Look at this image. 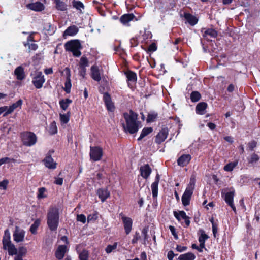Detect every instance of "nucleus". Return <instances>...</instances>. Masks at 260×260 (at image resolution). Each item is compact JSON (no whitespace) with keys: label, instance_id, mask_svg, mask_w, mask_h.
<instances>
[{"label":"nucleus","instance_id":"f257e3e1","mask_svg":"<svg viewBox=\"0 0 260 260\" xmlns=\"http://www.w3.org/2000/svg\"><path fill=\"white\" fill-rule=\"evenodd\" d=\"M123 117L125 121V124L122 123L124 131L131 134L136 133L139 130V124L137 121L138 114L132 110L128 113H124Z\"/></svg>","mask_w":260,"mask_h":260},{"label":"nucleus","instance_id":"f03ea898","mask_svg":"<svg viewBox=\"0 0 260 260\" xmlns=\"http://www.w3.org/2000/svg\"><path fill=\"white\" fill-rule=\"evenodd\" d=\"M2 243L3 249L8 250L9 255H15L14 260H23V256L17 254V249L11 241L10 233L8 229L5 231Z\"/></svg>","mask_w":260,"mask_h":260},{"label":"nucleus","instance_id":"7ed1b4c3","mask_svg":"<svg viewBox=\"0 0 260 260\" xmlns=\"http://www.w3.org/2000/svg\"><path fill=\"white\" fill-rule=\"evenodd\" d=\"M59 211L55 207H50L47 213V224L50 230L55 231L59 223Z\"/></svg>","mask_w":260,"mask_h":260},{"label":"nucleus","instance_id":"20e7f679","mask_svg":"<svg viewBox=\"0 0 260 260\" xmlns=\"http://www.w3.org/2000/svg\"><path fill=\"white\" fill-rule=\"evenodd\" d=\"M64 48L67 51L72 52L75 57H79L81 55L80 50L82 48V46L78 40L68 41L64 44Z\"/></svg>","mask_w":260,"mask_h":260},{"label":"nucleus","instance_id":"39448f33","mask_svg":"<svg viewBox=\"0 0 260 260\" xmlns=\"http://www.w3.org/2000/svg\"><path fill=\"white\" fill-rule=\"evenodd\" d=\"M195 186V179L191 178L185 192L182 197V204L186 206L189 204L191 197Z\"/></svg>","mask_w":260,"mask_h":260},{"label":"nucleus","instance_id":"423d86ee","mask_svg":"<svg viewBox=\"0 0 260 260\" xmlns=\"http://www.w3.org/2000/svg\"><path fill=\"white\" fill-rule=\"evenodd\" d=\"M21 136L23 143L25 146H32L37 142V137L34 133L27 132L23 133Z\"/></svg>","mask_w":260,"mask_h":260},{"label":"nucleus","instance_id":"0eeeda50","mask_svg":"<svg viewBox=\"0 0 260 260\" xmlns=\"http://www.w3.org/2000/svg\"><path fill=\"white\" fill-rule=\"evenodd\" d=\"M103 156V150L100 147H90V159L96 161L101 160Z\"/></svg>","mask_w":260,"mask_h":260},{"label":"nucleus","instance_id":"6e6552de","mask_svg":"<svg viewBox=\"0 0 260 260\" xmlns=\"http://www.w3.org/2000/svg\"><path fill=\"white\" fill-rule=\"evenodd\" d=\"M45 81L44 75L41 72H39L37 73L36 76L34 78L32 81V84L37 89H40L42 87Z\"/></svg>","mask_w":260,"mask_h":260},{"label":"nucleus","instance_id":"1a4fd4ad","mask_svg":"<svg viewBox=\"0 0 260 260\" xmlns=\"http://www.w3.org/2000/svg\"><path fill=\"white\" fill-rule=\"evenodd\" d=\"M25 233V232L23 230L16 226L13 234L14 240L17 243L23 241Z\"/></svg>","mask_w":260,"mask_h":260},{"label":"nucleus","instance_id":"9d476101","mask_svg":"<svg viewBox=\"0 0 260 260\" xmlns=\"http://www.w3.org/2000/svg\"><path fill=\"white\" fill-rule=\"evenodd\" d=\"M119 215L121 217L125 233L128 235L132 229L133 221L131 218L125 216L122 213H120Z\"/></svg>","mask_w":260,"mask_h":260},{"label":"nucleus","instance_id":"9b49d317","mask_svg":"<svg viewBox=\"0 0 260 260\" xmlns=\"http://www.w3.org/2000/svg\"><path fill=\"white\" fill-rule=\"evenodd\" d=\"M51 152H53L54 151H49V153L47 154L43 161L47 168L50 169H55L56 168L57 164L54 161L53 159L52 158L51 155L50 154Z\"/></svg>","mask_w":260,"mask_h":260},{"label":"nucleus","instance_id":"f8f14e48","mask_svg":"<svg viewBox=\"0 0 260 260\" xmlns=\"http://www.w3.org/2000/svg\"><path fill=\"white\" fill-rule=\"evenodd\" d=\"M168 133L169 131L167 127L162 128L156 136L155 142L157 144H160L163 142L167 138Z\"/></svg>","mask_w":260,"mask_h":260},{"label":"nucleus","instance_id":"ddd939ff","mask_svg":"<svg viewBox=\"0 0 260 260\" xmlns=\"http://www.w3.org/2000/svg\"><path fill=\"white\" fill-rule=\"evenodd\" d=\"M103 100L105 102L107 110L109 111H114L115 107L113 102H112L111 96L108 93L105 92L104 93Z\"/></svg>","mask_w":260,"mask_h":260},{"label":"nucleus","instance_id":"4468645a","mask_svg":"<svg viewBox=\"0 0 260 260\" xmlns=\"http://www.w3.org/2000/svg\"><path fill=\"white\" fill-rule=\"evenodd\" d=\"M234 197V191L227 192L225 194L224 200L225 202L232 208L235 213L236 212V209L233 203Z\"/></svg>","mask_w":260,"mask_h":260},{"label":"nucleus","instance_id":"2eb2a0df","mask_svg":"<svg viewBox=\"0 0 260 260\" xmlns=\"http://www.w3.org/2000/svg\"><path fill=\"white\" fill-rule=\"evenodd\" d=\"M191 159V156L189 154H183L179 157L177 160V164L181 167L186 166Z\"/></svg>","mask_w":260,"mask_h":260},{"label":"nucleus","instance_id":"dca6fc26","mask_svg":"<svg viewBox=\"0 0 260 260\" xmlns=\"http://www.w3.org/2000/svg\"><path fill=\"white\" fill-rule=\"evenodd\" d=\"M26 7L27 9L35 11H41L44 9V5L40 2L28 4Z\"/></svg>","mask_w":260,"mask_h":260},{"label":"nucleus","instance_id":"f3484780","mask_svg":"<svg viewBox=\"0 0 260 260\" xmlns=\"http://www.w3.org/2000/svg\"><path fill=\"white\" fill-rule=\"evenodd\" d=\"M97 194L102 202H104L110 194V191L106 188H100L97 190Z\"/></svg>","mask_w":260,"mask_h":260},{"label":"nucleus","instance_id":"a211bd4d","mask_svg":"<svg viewBox=\"0 0 260 260\" xmlns=\"http://www.w3.org/2000/svg\"><path fill=\"white\" fill-rule=\"evenodd\" d=\"M141 172V175L145 179L148 178L151 173V169L149 165H145L144 166H141L140 168Z\"/></svg>","mask_w":260,"mask_h":260},{"label":"nucleus","instance_id":"6ab92c4d","mask_svg":"<svg viewBox=\"0 0 260 260\" xmlns=\"http://www.w3.org/2000/svg\"><path fill=\"white\" fill-rule=\"evenodd\" d=\"M217 32L213 29H207L203 32V37L208 41L211 40L210 38H215L217 36Z\"/></svg>","mask_w":260,"mask_h":260},{"label":"nucleus","instance_id":"aec40b11","mask_svg":"<svg viewBox=\"0 0 260 260\" xmlns=\"http://www.w3.org/2000/svg\"><path fill=\"white\" fill-rule=\"evenodd\" d=\"M67 251V247L65 245H60L58 247L56 252L55 256L58 260L62 259Z\"/></svg>","mask_w":260,"mask_h":260},{"label":"nucleus","instance_id":"412c9836","mask_svg":"<svg viewBox=\"0 0 260 260\" xmlns=\"http://www.w3.org/2000/svg\"><path fill=\"white\" fill-rule=\"evenodd\" d=\"M159 181V175L157 174L155 177V180L151 184V187L152 189V196L155 198L158 194V186Z\"/></svg>","mask_w":260,"mask_h":260},{"label":"nucleus","instance_id":"4be33fe9","mask_svg":"<svg viewBox=\"0 0 260 260\" xmlns=\"http://www.w3.org/2000/svg\"><path fill=\"white\" fill-rule=\"evenodd\" d=\"M91 77L96 81H100L101 79L99 69L98 66H93L91 68Z\"/></svg>","mask_w":260,"mask_h":260},{"label":"nucleus","instance_id":"5701e85b","mask_svg":"<svg viewBox=\"0 0 260 260\" xmlns=\"http://www.w3.org/2000/svg\"><path fill=\"white\" fill-rule=\"evenodd\" d=\"M135 17L132 13L125 14L121 16L120 21L124 25H127L128 22L132 21Z\"/></svg>","mask_w":260,"mask_h":260},{"label":"nucleus","instance_id":"b1692460","mask_svg":"<svg viewBox=\"0 0 260 260\" xmlns=\"http://www.w3.org/2000/svg\"><path fill=\"white\" fill-rule=\"evenodd\" d=\"M14 74L17 79L19 80H22L25 77L24 69L21 66H19L14 71Z\"/></svg>","mask_w":260,"mask_h":260},{"label":"nucleus","instance_id":"393cba45","mask_svg":"<svg viewBox=\"0 0 260 260\" xmlns=\"http://www.w3.org/2000/svg\"><path fill=\"white\" fill-rule=\"evenodd\" d=\"M79 31L78 28L76 25H72L67 28L64 31V36H74L76 35Z\"/></svg>","mask_w":260,"mask_h":260},{"label":"nucleus","instance_id":"a878e982","mask_svg":"<svg viewBox=\"0 0 260 260\" xmlns=\"http://www.w3.org/2000/svg\"><path fill=\"white\" fill-rule=\"evenodd\" d=\"M125 74L127 78V82H131L132 83H136L137 81V75L136 74L130 70L126 71Z\"/></svg>","mask_w":260,"mask_h":260},{"label":"nucleus","instance_id":"bb28decb","mask_svg":"<svg viewBox=\"0 0 260 260\" xmlns=\"http://www.w3.org/2000/svg\"><path fill=\"white\" fill-rule=\"evenodd\" d=\"M207 107V104L205 102H201L197 104L196 107V112L199 114H204V111Z\"/></svg>","mask_w":260,"mask_h":260},{"label":"nucleus","instance_id":"cd10ccee","mask_svg":"<svg viewBox=\"0 0 260 260\" xmlns=\"http://www.w3.org/2000/svg\"><path fill=\"white\" fill-rule=\"evenodd\" d=\"M196 258L195 255L191 252H188L183 254H181L179 257V260H194Z\"/></svg>","mask_w":260,"mask_h":260},{"label":"nucleus","instance_id":"c85d7f7f","mask_svg":"<svg viewBox=\"0 0 260 260\" xmlns=\"http://www.w3.org/2000/svg\"><path fill=\"white\" fill-rule=\"evenodd\" d=\"M185 18L191 25H194L198 22V19L190 14H185Z\"/></svg>","mask_w":260,"mask_h":260},{"label":"nucleus","instance_id":"c756f323","mask_svg":"<svg viewBox=\"0 0 260 260\" xmlns=\"http://www.w3.org/2000/svg\"><path fill=\"white\" fill-rule=\"evenodd\" d=\"M153 131V129L152 127H145L143 129L141 132V135L139 138L138 139V141L141 140L145 136H147L148 134H150Z\"/></svg>","mask_w":260,"mask_h":260},{"label":"nucleus","instance_id":"7c9ffc66","mask_svg":"<svg viewBox=\"0 0 260 260\" xmlns=\"http://www.w3.org/2000/svg\"><path fill=\"white\" fill-rule=\"evenodd\" d=\"M56 8L58 10L65 11L67 10V5L60 0H54Z\"/></svg>","mask_w":260,"mask_h":260},{"label":"nucleus","instance_id":"2f4dec72","mask_svg":"<svg viewBox=\"0 0 260 260\" xmlns=\"http://www.w3.org/2000/svg\"><path fill=\"white\" fill-rule=\"evenodd\" d=\"M72 102V101L69 99H66L64 100H62L59 101V104L60 107L63 110H66L69 105Z\"/></svg>","mask_w":260,"mask_h":260},{"label":"nucleus","instance_id":"473e14b6","mask_svg":"<svg viewBox=\"0 0 260 260\" xmlns=\"http://www.w3.org/2000/svg\"><path fill=\"white\" fill-rule=\"evenodd\" d=\"M174 215L178 221H181V219H184L187 216L184 211H180L179 212L174 211Z\"/></svg>","mask_w":260,"mask_h":260},{"label":"nucleus","instance_id":"72a5a7b5","mask_svg":"<svg viewBox=\"0 0 260 260\" xmlns=\"http://www.w3.org/2000/svg\"><path fill=\"white\" fill-rule=\"evenodd\" d=\"M201 98V94L197 91H192L190 94V100L192 102H197Z\"/></svg>","mask_w":260,"mask_h":260},{"label":"nucleus","instance_id":"f704fd0d","mask_svg":"<svg viewBox=\"0 0 260 260\" xmlns=\"http://www.w3.org/2000/svg\"><path fill=\"white\" fill-rule=\"evenodd\" d=\"M40 224V221L39 219L36 220L30 228V231L32 234L37 233V230Z\"/></svg>","mask_w":260,"mask_h":260},{"label":"nucleus","instance_id":"c9c22d12","mask_svg":"<svg viewBox=\"0 0 260 260\" xmlns=\"http://www.w3.org/2000/svg\"><path fill=\"white\" fill-rule=\"evenodd\" d=\"M89 252L86 250H82L79 254V258L80 260H88L89 258Z\"/></svg>","mask_w":260,"mask_h":260},{"label":"nucleus","instance_id":"e433bc0d","mask_svg":"<svg viewBox=\"0 0 260 260\" xmlns=\"http://www.w3.org/2000/svg\"><path fill=\"white\" fill-rule=\"evenodd\" d=\"M157 117V114L155 112L149 113L147 118V122H154Z\"/></svg>","mask_w":260,"mask_h":260},{"label":"nucleus","instance_id":"4c0bfd02","mask_svg":"<svg viewBox=\"0 0 260 260\" xmlns=\"http://www.w3.org/2000/svg\"><path fill=\"white\" fill-rule=\"evenodd\" d=\"M71 88V80L69 77L67 78L66 81L64 84V90L67 93H70Z\"/></svg>","mask_w":260,"mask_h":260},{"label":"nucleus","instance_id":"58836bf2","mask_svg":"<svg viewBox=\"0 0 260 260\" xmlns=\"http://www.w3.org/2000/svg\"><path fill=\"white\" fill-rule=\"evenodd\" d=\"M88 60L86 57L82 56L80 59L79 66L80 68H84L88 66Z\"/></svg>","mask_w":260,"mask_h":260},{"label":"nucleus","instance_id":"ea45409f","mask_svg":"<svg viewBox=\"0 0 260 260\" xmlns=\"http://www.w3.org/2000/svg\"><path fill=\"white\" fill-rule=\"evenodd\" d=\"M199 232L201 233V235L199 238V241L205 242V241L209 238V236L205 233L203 230L200 229Z\"/></svg>","mask_w":260,"mask_h":260},{"label":"nucleus","instance_id":"a19ab883","mask_svg":"<svg viewBox=\"0 0 260 260\" xmlns=\"http://www.w3.org/2000/svg\"><path fill=\"white\" fill-rule=\"evenodd\" d=\"M70 112H68L66 114H60V119L61 122L63 124L67 123L69 121Z\"/></svg>","mask_w":260,"mask_h":260},{"label":"nucleus","instance_id":"79ce46f5","mask_svg":"<svg viewBox=\"0 0 260 260\" xmlns=\"http://www.w3.org/2000/svg\"><path fill=\"white\" fill-rule=\"evenodd\" d=\"M49 133L51 135L56 134L57 132V129L55 121H53L50 125Z\"/></svg>","mask_w":260,"mask_h":260},{"label":"nucleus","instance_id":"37998d69","mask_svg":"<svg viewBox=\"0 0 260 260\" xmlns=\"http://www.w3.org/2000/svg\"><path fill=\"white\" fill-rule=\"evenodd\" d=\"M237 165V162H230L224 167V170L226 171H231Z\"/></svg>","mask_w":260,"mask_h":260},{"label":"nucleus","instance_id":"c03bdc74","mask_svg":"<svg viewBox=\"0 0 260 260\" xmlns=\"http://www.w3.org/2000/svg\"><path fill=\"white\" fill-rule=\"evenodd\" d=\"M117 246V243L115 242L113 245H109L105 248V251L107 253H110L113 250L116 249Z\"/></svg>","mask_w":260,"mask_h":260},{"label":"nucleus","instance_id":"a18cd8bd","mask_svg":"<svg viewBox=\"0 0 260 260\" xmlns=\"http://www.w3.org/2000/svg\"><path fill=\"white\" fill-rule=\"evenodd\" d=\"M27 253V249L24 246L19 247L17 249V254L21 256H24Z\"/></svg>","mask_w":260,"mask_h":260},{"label":"nucleus","instance_id":"49530a36","mask_svg":"<svg viewBox=\"0 0 260 260\" xmlns=\"http://www.w3.org/2000/svg\"><path fill=\"white\" fill-rule=\"evenodd\" d=\"M73 6L74 7L76 8L77 10H81V8H84V5L82 2L80 1H74L73 2Z\"/></svg>","mask_w":260,"mask_h":260},{"label":"nucleus","instance_id":"de8ad7c7","mask_svg":"<svg viewBox=\"0 0 260 260\" xmlns=\"http://www.w3.org/2000/svg\"><path fill=\"white\" fill-rule=\"evenodd\" d=\"M172 234L173 235L174 238L176 240H177L178 239V236L176 232V229L174 226L172 225H170L169 227Z\"/></svg>","mask_w":260,"mask_h":260},{"label":"nucleus","instance_id":"09e8293b","mask_svg":"<svg viewBox=\"0 0 260 260\" xmlns=\"http://www.w3.org/2000/svg\"><path fill=\"white\" fill-rule=\"evenodd\" d=\"M27 45L28 46L29 49L31 50H36L38 48V45L35 43L30 44L29 42L24 43V46H26Z\"/></svg>","mask_w":260,"mask_h":260},{"label":"nucleus","instance_id":"8fccbe9b","mask_svg":"<svg viewBox=\"0 0 260 260\" xmlns=\"http://www.w3.org/2000/svg\"><path fill=\"white\" fill-rule=\"evenodd\" d=\"M23 101L22 100L20 99L18 101H17L16 103L13 104L11 106L12 108L15 110L17 108L21 107L22 105Z\"/></svg>","mask_w":260,"mask_h":260},{"label":"nucleus","instance_id":"3c124183","mask_svg":"<svg viewBox=\"0 0 260 260\" xmlns=\"http://www.w3.org/2000/svg\"><path fill=\"white\" fill-rule=\"evenodd\" d=\"M45 191V188L44 187H41L39 189V193L38 194V198L39 199H42L45 197L44 195Z\"/></svg>","mask_w":260,"mask_h":260},{"label":"nucleus","instance_id":"603ef678","mask_svg":"<svg viewBox=\"0 0 260 260\" xmlns=\"http://www.w3.org/2000/svg\"><path fill=\"white\" fill-rule=\"evenodd\" d=\"M257 143L255 141H252L248 144V148L250 150L252 151L253 149L256 147Z\"/></svg>","mask_w":260,"mask_h":260},{"label":"nucleus","instance_id":"864d4df0","mask_svg":"<svg viewBox=\"0 0 260 260\" xmlns=\"http://www.w3.org/2000/svg\"><path fill=\"white\" fill-rule=\"evenodd\" d=\"M8 184V181L7 180H4L0 182V187L4 190L7 189V187Z\"/></svg>","mask_w":260,"mask_h":260},{"label":"nucleus","instance_id":"5fc2aeb1","mask_svg":"<svg viewBox=\"0 0 260 260\" xmlns=\"http://www.w3.org/2000/svg\"><path fill=\"white\" fill-rule=\"evenodd\" d=\"M77 220L85 223L86 222V216L83 214L78 215Z\"/></svg>","mask_w":260,"mask_h":260},{"label":"nucleus","instance_id":"6e6d98bb","mask_svg":"<svg viewBox=\"0 0 260 260\" xmlns=\"http://www.w3.org/2000/svg\"><path fill=\"white\" fill-rule=\"evenodd\" d=\"M14 109L12 108V106H10L9 107H8V109L6 110L5 113L3 114V116L5 117L9 115V114L12 113L14 111Z\"/></svg>","mask_w":260,"mask_h":260},{"label":"nucleus","instance_id":"4d7b16f0","mask_svg":"<svg viewBox=\"0 0 260 260\" xmlns=\"http://www.w3.org/2000/svg\"><path fill=\"white\" fill-rule=\"evenodd\" d=\"M156 49H157L156 45L154 43L151 44L149 45V48H148V51H151V52H154V51H156Z\"/></svg>","mask_w":260,"mask_h":260},{"label":"nucleus","instance_id":"13d9d810","mask_svg":"<svg viewBox=\"0 0 260 260\" xmlns=\"http://www.w3.org/2000/svg\"><path fill=\"white\" fill-rule=\"evenodd\" d=\"M10 158L9 157H4L0 159V166L4 164L9 163L10 162Z\"/></svg>","mask_w":260,"mask_h":260},{"label":"nucleus","instance_id":"bf43d9fd","mask_svg":"<svg viewBox=\"0 0 260 260\" xmlns=\"http://www.w3.org/2000/svg\"><path fill=\"white\" fill-rule=\"evenodd\" d=\"M54 183L57 185H61L63 183V178H55Z\"/></svg>","mask_w":260,"mask_h":260},{"label":"nucleus","instance_id":"052dcab7","mask_svg":"<svg viewBox=\"0 0 260 260\" xmlns=\"http://www.w3.org/2000/svg\"><path fill=\"white\" fill-rule=\"evenodd\" d=\"M258 159H259L258 156L257 154L254 153L251 155L250 162H256V161H258Z\"/></svg>","mask_w":260,"mask_h":260},{"label":"nucleus","instance_id":"680f3d73","mask_svg":"<svg viewBox=\"0 0 260 260\" xmlns=\"http://www.w3.org/2000/svg\"><path fill=\"white\" fill-rule=\"evenodd\" d=\"M176 255L174 253L173 251L170 250L168 252L167 257L169 260H173L174 256Z\"/></svg>","mask_w":260,"mask_h":260},{"label":"nucleus","instance_id":"e2e57ef3","mask_svg":"<svg viewBox=\"0 0 260 260\" xmlns=\"http://www.w3.org/2000/svg\"><path fill=\"white\" fill-rule=\"evenodd\" d=\"M187 247L186 246H181L180 245H177V247H176V250L178 251V252H182V251H185L186 249H187Z\"/></svg>","mask_w":260,"mask_h":260},{"label":"nucleus","instance_id":"0e129e2a","mask_svg":"<svg viewBox=\"0 0 260 260\" xmlns=\"http://www.w3.org/2000/svg\"><path fill=\"white\" fill-rule=\"evenodd\" d=\"M218 228L217 224H213L212 225V231L214 237H216V234L217 232Z\"/></svg>","mask_w":260,"mask_h":260},{"label":"nucleus","instance_id":"69168bd1","mask_svg":"<svg viewBox=\"0 0 260 260\" xmlns=\"http://www.w3.org/2000/svg\"><path fill=\"white\" fill-rule=\"evenodd\" d=\"M139 235V233L137 232H136L135 236H134V238L132 240V243L133 244L136 243L140 238V237H138V235Z\"/></svg>","mask_w":260,"mask_h":260},{"label":"nucleus","instance_id":"338daca9","mask_svg":"<svg viewBox=\"0 0 260 260\" xmlns=\"http://www.w3.org/2000/svg\"><path fill=\"white\" fill-rule=\"evenodd\" d=\"M184 220L186 224V226L188 227L190 223V217H188V216H186V218Z\"/></svg>","mask_w":260,"mask_h":260},{"label":"nucleus","instance_id":"774afa93","mask_svg":"<svg viewBox=\"0 0 260 260\" xmlns=\"http://www.w3.org/2000/svg\"><path fill=\"white\" fill-rule=\"evenodd\" d=\"M207 125L209 127V128L210 129H211V130L214 129L216 127V125L214 123H212V122L208 123L207 124Z\"/></svg>","mask_w":260,"mask_h":260}]
</instances>
